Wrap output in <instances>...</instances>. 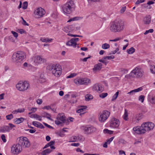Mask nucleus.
<instances>
[{
    "label": "nucleus",
    "mask_w": 155,
    "mask_h": 155,
    "mask_svg": "<svg viewBox=\"0 0 155 155\" xmlns=\"http://www.w3.org/2000/svg\"><path fill=\"white\" fill-rule=\"evenodd\" d=\"M32 124L34 126L41 129H43L44 128V127L43 125L39 122L34 121L32 122Z\"/></svg>",
    "instance_id": "6ab92c4d"
},
{
    "label": "nucleus",
    "mask_w": 155,
    "mask_h": 155,
    "mask_svg": "<svg viewBox=\"0 0 155 155\" xmlns=\"http://www.w3.org/2000/svg\"><path fill=\"white\" fill-rule=\"evenodd\" d=\"M6 117L8 120H10L13 118V116L12 114H10L6 116Z\"/></svg>",
    "instance_id": "79ce46f5"
},
{
    "label": "nucleus",
    "mask_w": 155,
    "mask_h": 155,
    "mask_svg": "<svg viewBox=\"0 0 155 155\" xmlns=\"http://www.w3.org/2000/svg\"><path fill=\"white\" fill-rule=\"evenodd\" d=\"M102 65L101 63H98L94 66L93 69V71H97L100 70L101 68Z\"/></svg>",
    "instance_id": "4be33fe9"
},
{
    "label": "nucleus",
    "mask_w": 155,
    "mask_h": 155,
    "mask_svg": "<svg viewBox=\"0 0 155 155\" xmlns=\"http://www.w3.org/2000/svg\"><path fill=\"white\" fill-rule=\"evenodd\" d=\"M143 89V88L142 87H140L137 89H135L134 90H132L130 91V92H128L127 94H129L130 95H133L136 92H138L141 91Z\"/></svg>",
    "instance_id": "412c9836"
},
{
    "label": "nucleus",
    "mask_w": 155,
    "mask_h": 155,
    "mask_svg": "<svg viewBox=\"0 0 155 155\" xmlns=\"http://www.w3.org/2000/svg\"><path fill=\"white\" fill-rule=\"evenodd\" d=\"M77 75V74L75 73L71 74L69 75L67 77V78H73Z\"/></svg>",
    "instance_id": "c03bdc74"
},
{
    "label": "nucleus",
    "mask_w": 155,
    "mask_h": 155,
    "mask_svg": "<svg viewBox=\"0 0 155 155\" xmlns=\"http://www.w3.org/2000/svg\"><path fill=\"white\" fill-rule=\"evenodd\" d=\"M135 51V49L133 47L127 50V53L129 54H132Z\"/></svg>",
    "instance_id": "72a5a7b5"
},
{
    "label": "nucleus",
    "mask_w": 155,
    "mask_h": 155,
    "mask_svg": "<svg viewBox=\"0 0 155 155\" xmlns=\"http://www.w3.org/2000/svg\"><path fill=\"white\" fill-rule=\"evenodd\" d=\"M87 108V107L86 106H81L79 107V109L82 112L80 114V115L82 114H84L86 112V109Z\"/></svg>",
    "instance_id": "b1692460"
},
{
    "label": "nucleus",
    "mask_w": 155,
    "mask_h": 155,
    "mask_svg": "<svg viewBox=\"0 0 155 155\" xmlns=\"http://www.w3.org/2000/svg\"><path fill=\"white\" fill-rule=\"evenodd\" d=\"M149 100L152 104H155V97H150L149 98Z\"/></svg>",
    "instance_id": "f704fd0d"
},
{
    "label": "nucleus",
    "mask_w": 155,
    "mask_h": 155,
    "mask_svg": "<svg viewBox=\"0 0 155 155\" xmlns=\"http://www.w3.org/2000/svg\"><path fill=\"white\" fill-rule=\"evenodd\" d=\"M29 110L32 111V112H35L37 110V108L35 107H32L31 109L29 108Z\"/></svg>",
    "instance_id": "680f3d73"
},
{
    "label": "nucleus",
    "mask_w": 155,
    "mask_h": 155,
    "mask_svg": "<svg viewBox=\"0 0 155 155\" xmlns=\"http://www.w3.org/2000/svg\"><path fill=\"white\" fill-rule=\"evenodd\" d=\"M24 120V118L23 117H20L19 118H16L14 120V122L17 124H20L23 122Z\"/></svg>",
    "instance_id": "bb28decb"
},
{
    "label": "nucleus",
    "mask_w": 155,
    "mask_h": 155,
    "mask_svg": "<svg viewBox=\"0 0 155 155\" xmlns=\"http://www.w3.org/2000/svg\"><path fill=\"white\" fill-rule=\"evenodd\" d=\"M25 110V109L24 108H22L21 109H18L17 110H15V111H13V113L14 114H15V112H16L17 113H18V112L22 113V112H24Z\"/></svg>",
    "instance_id": "4c0bfd02"
},
{
    "label": "nucleus",
    "mask_w": 155,
    "mask_h": 155,
    "mask_svg": "<svg viewBox=\"0 0 155 155\" xmlns=\"http://www.w3.org/2000/svg\"><path fill=\"white\" fill-rule=\"evenodd\" d=\"M43 123L44 124V125L45 126H46L47 127H48V128H49L50 129H53V127H52L51 126L48 124H47L45 123H44V122H43Z\"/></svg>",
    "instance_id": "bf43d9fd"
},
{
    "label": "nucleus",
    "mask_w": 155,
    "mask_h": 155,
    "mask_svg": "<svg viewBox=\"0 0 155 155\" xmlns=\"http://www.w3.org/2000/svg\"><path fill=\"white\" fill-rule=\"evenodd\" d=\"M78 141V136H72L70 138L69 142H75Z\"/></svg>",
    "instance_id": "c756f323"
},
{
    "label": "nucleus",
    "mask_w": 155,
    "mask_h": 155,
    "mask_svg": "<svg viewBox=\"0 0 155 155\" xmlns=\"http://www.w3.org/2000/svg\"><path fill=\"white\" fill-rule=\"evenodd\" d=\"M114 138V137H111L109 139L107 140L106 142L108 143V144H109L113 140Z\"/></svg>",
    "instance_id": "8fccbe9b"
},
{
    "label": "nucleus",
    "mask_w": 155,
    "mask_h": 155,
    "mask_svg": "<svg viewBox=\"0 0 155 155\" xmlns=\"http://www.w3.org/2000/svg\"><path fill=\"white\" fill-rule=\"evenodd\" d=\"M11 33L13 34L15 37V38L18 37V34L17 32L12 31H11Z\"/></svg>",
    "instance_id": "3c124183"
},
{
    "label": "nucleus",
    "mask_w": 155,
    "mask_h": 155,
    "mask_svg": "<svg viewBox=\"0 0 155 155\" xmlns=\"http://www.w3.org/2000/svg\"><path fill=\"white\" fill-rule=\"evenodd\" d=\"M85 100L89 101L93 98V96L90 94H87L85 96Z\"/></svg>",
    "instance_id": "7c9ffc66"
},
{
    "label": "nucleus",
    "mask_w": 155,
    "mask_h": 155,
    "mask_svg": "<svg viewBox=\"0 0 155 155\" xmlns=\"http://www.w3.org/2000/svg\"><path fill=\"white\" fill-rule=\"evenodd\" d=\"M9 127V131L12 129L13 127H15V126L11 123H9L8 124V126Z\"/></svg>",
    "instance_id": "a18cd8bd"
},
{
    "label": "nucleus",
    "mask_w": 155,
    "mask_h": 155,
    "mask_svg": "<svg viewBox=\"0 0 155 155\" xmlns=\"http://www.w3.org/2000/svg\"><path fill=\"white\" fill-rule=\"evenodd\" d=\"M1 138L2 140L4 142H5L6 141V140L5 139V135L4 134H2L1 135Z\"/></svg>",
    "instance_id": "13d9d810"
},
{
    "label": "nucleus",
    "mask_w": 155,
    "mask_h": 155,
    "mask_svg": "<svg viewBox=\"0 0 155 155\" xmlns=\"http://www.w3.org/2000/svg\"><path fill=\"white\" fill-rule=\"evenodd\" d=\"M79 39L78 38H72L71 41H73L74 43H76V42L78 41Z\"/></svg>",
    "instance_id": "4d7b16f0"
},
{
    "label": "nucleus",
    "mask_w": 155,
    "mask_h": 155,
    "mask_svg": "<svg viewBox=\"0 0 155 155\" xmlns=\"http://www.w3.org/2000/svg\"><path fill=\"white\" fill-rule=\"evenodd\" d=\"M55 123L56 124H57L58 125L63 123L62 122H61L60 121L58 120H57H57H55Z\"/></svg>",
    "instance_id": "5fc2aeb1"
},
{
    "label": "nucleus",
    "mask_w": 155,
    "mask_h": 155,
    "mask_svg": "<svg viewBox=\"0 0 155 155\" xmlns=\"http://www.w3.org/2000/svg\"><path fill=\"white\" fill-rule=\"evenodd\" d=\"M101 47L103 49H106L109 48L110 46L109 44L106 43L103 44Z\"/></svg>",
    "instance_id": "c9c22d12"
},
{
    "label": "nucleus",
    "mask_w": 155,
    "mask_h": 155,
    "mask_svg": "<svg viewBox=\"0 0 155 155\" xmlns=\"http://www.w3.org/2000/svg\"><path fill=\"white\" fill-rule=\"evenodd\" d=\"M40 40L43 42H49L51 41L52 40V39H49L48 38H42L40 39Z\"/></svg>",
    "instance_id": "2f4dec72"
},
{
    "label": "nucleus",
    "mask_w": 155,
    "mask_h": 155,
    "mask_svg": "<svg viewBox=\"0 0 155 155\" xmlns=\"http://www.w3.org/2000/svg\"><path fill=\"white\" fill-rule=\"evenodd\" d=\"M35 118L40 121H41L42 120L41 117L37 114H36V117H35Z\"/></svg>",
    "instance_id": "6e6d98bb"
},
{
    "label": "nucleus",
    "mask_w": 155,
    "mask_h": 155,
    "mask_svg": "<svg viewBox=\"0 0 155 155\" xmlns=\"http://www.w3.org/2000/svg\"><path fill=\"white\" fill-rule=\"evenodd\" d=\"M150 70L151 72L153 74H155V66L153 65L150 66Z\"/></svg>",
    "instance_id": "e433bc0d"
},
{
    "label": "nucleus",
    "mask_w": 155,
    "mask_h": 155,
    "mask_svg": "<svg viewBox=\"0 0 155 155\" xmlns=\"http://www.w3.org/2000/svg\"><path fill=\"white\" fill-rule=\"evenodd\" d=\"M74 81L77 85L82 84V79L76 78L74 80Z\"/></svg>",
    "instance_id": "c85d7f7f"
},
{
    "label": "nucleus",
    "mask_w": 155,
    "mask_h": 155,
    "mask_svg": "<svg viewBox=\"0 0 155 155\" xmlns=\"http://www.w3.org/2000/svg\"><path fill=\"white\" fill-rule=\"evenodd\" d=\"M110 112L107 110L103 111L99 118V120L101 122H104L109 117Z\"/></svg>",
    "instance_id": "9d476101"
},
{
    "label": "nucleus",
    "mask_w": 155,
    "mask_h": 155,
    "mask_svg": "<svg viewBox=\"0 0 155 155\" xmlns=\"http://www.w3.org/2000/svg\"><path fill=\"white\" fill-rule=\"evenodd\" d=\"M55 143V141H51L50 142L47 143V144H48V146L49 147H51V146H53L54 145V144Z\"/></svg>",
    "instance_id": "09e8293b"
},
{
    "label": "nucleus",
    "mask_w": 155,
    "mask_h": 155,
    "mask_svg": "<svg viewBox=\"0 0 155 155\" xmlns=\"http://www.w3.org/2000/svg\"><path fill=\"white\" fill-rule=\"evenodd\" d=\"M133 74L134 77L141 79L143 77L144 72L141 69L136 67L131 71L130 73V75H132Z\"/></svg>",
    "instance_id": "0eeeda50"
},
{
    "label": "nucleus",
    "mask_w": 155,
    "mask_h": 155,
    "mask_svg": "<svg viewBox=\"0 0 155 155\" xmlns=\"http://www.w3.org/2000/svg\"><path fill=\"white\" fill-rule=\"evenodd\" d=\"M126 9V7L124 6L120 10V12L121 13H124Z\"/></svg>",
    "instance_id": "338daca9"
},
{
    "label": "nucleus",
    "mask_w": 155,
    "mask_h": 155,
    "mask_svg": "<svg viewBox=\"0 0 155 155\" xmlns=\"http://www.w3.org/2000/svg\"><path fill=\"white\" fill-rule=\"evenodd\" d=\"M45 13V10L41 8H39L35 11V17L37 18H39L42 17Z\"/></svg>",
    "instance_id": "f8f14e48"
},
{
    "label": "nucleus",
    "mask_w": 155,
    "mask_h": 155,
    "mask_svg": "<svg viewBox=\"0 0 155 155\" xmlns=\"http://www.w3.org/2000/svg\"><path fill=\"white\" fill-rule=\"evenodd\" d=\"M66 45L68 46H72L74 48H75L76 47L77 44L76 43H74L73 41H71V39L66 43Z\"/></svg>",
    "instance_id": "5701e85b"
},
{
    "label": "nucleus",
    "mask_w": 155,
    "mask_h": 155,
    "mask_svg": "<svg viewBox=\"0 0 155 155\" xmlns=\"http://www.w3.org/2000/svg\"><path fill=\"white\" fill-rule=\"evenodd\" d=\"M63 30L66 32L69 33L75 30V28L74 26L71 25L64 27Z\"/></svg>",
    "instance_id": "2eb2a0df"
},
{
    "label": "nucleus",
    "mask_w": 155,
    "mask_h": 155,
    "mask_svg": "<svg viewBox=\"0 0 155 155\" xmlns=\"http://www.w3.org/2000/svg\"><path fill=\"white\" fill-rule=\"evenodd\" d=\"M121 39V38H117L115 39H113V40H110V41H119Z\"/></svg>",
    "instance_id": "e2e57ef3"
},
{
    "label": "nucleus",
    "mask_w": 155,
    "mask_h": 155,
    "mask_svg": "<svg viewBox=\"0 0 155 155\" xmlns=\"http://www.w3.org/2000/svg\"><path fill=\"white\" fill-rule=\"evenodd\" d=\"M99 61L103 63L105 65H106L107 63V62H106L105 60L103 59H102L99 60Z\"/></svg>",
    "instance_id": "603ef678"
},
{
    "label": "nucleus",
    "mask_w": 155,
    "mask_h": 155,
    "mask_svg": "<svg viewBox=\"0 0 155 155\" xmlns=\"http://www.w3.org/2000/svg\"><path fill=\"white\" fill-rule=\"evenodd\" d=\"M119 94V92H117L115 94L112 96L111 101H113L114 100H116L118 97Z\"/></svg>",
    "instance_id": "58836bf2"
},
{
    "label": "nucleus",
    "mask_w": 155,
    "mask_h": 155,
    "mask_svg": "<svg viewBox=\"0 0 155 155\" xmlns=\"http://www.w3.org/2000/svg\"><path fill=\"white\" fill-rule=\"evenodd\" d=\"M82 84H87L89 83H91V81L90 79L87 78H82Z\"/></svg>",
    "instance_id": "a878e982"
},
{
    "label": "nucleus",
    "mask_w": 155,
    "mask_h": 155,
    "mask_svg": "<svg viewBox=\"0 0 155 155\" xmlns=\"http://www.w3.org/2000/svg\"><path fill=\"white\" fill-rule=\"evenodd\" d=\"M43 109H46L47 110L51 109V108L49 106H45L43 108Z\"/></svg>",
    "instance_id": "774afa93"
},
{
    "label": "nucleus",
    "mask_w": 155,
    "mask_h": 155,
    "mask_svg": "<svg viewBox=\"0 0 155 155\" xmlns=\"http://www.w3.org/2000/svg\"><path fill=\"white\" fill-rule=\"evenodd\" d=\"M52 151V150L50 149H47L43 150L41 153L42 155H47Z\"/></svg>",
    "instance_id": "393cba45"
},
{
    "label": "nucleus",
    "mask_w": 155,
    "mask_h": 155,
    "mask_svg": "<svg viewBox=\"0 0 155 155\" xmlns=\"http://www.w3.org/2000/svg\"><path fill=\"white\" fill-rule=\"evenodd\" d=\"M93 91H97L99 93H101L104 91V88L98 84H94L92 87Z\"/></svg>",
    "instance_id": "4468645a"
},
{
    "label": "nucleus",
    "mask_w": 155,
    "mask_h": 155,
    "mask_svg": "<svg viewBox=\"0 0 155 155\" xmlns=\"http://www.w3.org/2000/svg\"><path fill=\"white\" fill-rule=\"evenodd\" d=\"M154 3V2L152 1H149L147 4V5H145L144 6V7L147 8L148 7V5H150L153 4Z\"/></svg>",
    "instance_id": "864d4df0"
},
{
    "label": "nucleus",
    "mask_w": 155,
    "mask_h": 155,
    "mask_svg": "<svg viewBox=\"0 0 155 155\" xmlns=\"http://www.w3.org/2000/svg\"><path fill=\"white\" fill-rule=\"evenodd\" d=\"M34 61L36 65H38L40 64L45 62L46 59L42 57V56L37 55L34 57Z\"/></svg>",
    "instance_id": "9b49d317"
},
{
    "label": "nucleus",
    "mask_w": 155,
    "mask_h": 155,
    "mask_svg": "<svg viewBox=\"0 0 155 155\" xmlns=\"http://www.w3.org/2000/svg\"><path fill=\"white\" fill-rule=\"evenodd\" d=\"M37 103L39 104H41L42 103V101L41 99H38L37 100Z\"/></svg>",
    "instance_id": "0e129e2a"
},
{
    "label": "nucleus",
    "mask_w": 155,
    "mask_h": 155,
    "mask_svg": "<svg viewBox=\"0 0 155 155\" xmlns=\"http://www.w3.org/2000/svg\"><path fill=\"white\" fill-rule=\"evenodd\" d=\"M145 96L144 95H141L139 97V100L141 101V102L143 103L144 99Z\"/></svg>",
    "instance_id": "37998d69"
},
{
    "label": "nucleus",
    "mask_w": 155,
    "mask_h": 155,
    "mask_svg": "<svg viewBox=\"0 0 155 155\" xmlns=\"http://www.w3.org/2000/svg\"><path fill=\"white\" fill-rule=\"evenodd\" d=\"M29 87V84L27 82H19L16 85V87L18 90L20 91H23L27 90Z\"/></svg>",
    "instance_id": "1a4fd4ad"
},
{
    "label": "nucleus",
    "mask_w": 155,
    "mask_h": 155,
    "mask_svg": "<svg viewBox=\"0 0 155 155\" xmlns=\"http://www.w3.org/2000/svg\"><path fill=\"white\" fill-rule=\"evenodd\" d=\"M107 95L108 94L107 93H102L99 95V97L102 98H103L106 97Z\"/></svg>",
    "instance_id": "ea45409f"
},
{
    "label": "nucleus",
    "mask_w": 155,
    "mask_h": 155,
    "mask_svg": "<svg viewBox=\"0 0 155 155\" xmlns=\"http://www.w3.org/2000/svg\"><path fill=\"white\" fill-rule=\"evenodd\" d=\"M151 17L150 15H147L143 19L144 24H149L151 22Z\"/></svg>",
    "instance_id": "f3484780"
},
{
    "label": "nucleus",
    "mask_w": 155,
    "mask_h": 155,
    "mask_svg": "<svg viewBox=\"0 0 155 155\" xmlns=\"http://www.w3.org/2000/svg\"><path fill=\"white\" fill-rule=\"evenodd\" d=\"M25 58L26 54L25 52L18 51L13 54L12 61L16 64L19 65Z\"/></svg>",
    "instance_id": "20e7f679"
},
{
    "label": "nucleus",
    "mask_w": 155,
    "mask_h": 155,
    "mask_svg": "<svg viewBox=\"0 0 155 155\" xmlns=\"http://www.w3.org/2000/svg\"><path fill=\"white\" fill-rule=\"evenodd\" d=\"M47 69L51 71L52 74L57 77H59L61 74V66L59 64L49 65Z\"/></svg>",
    "instance_id": "423d86ee"
},
{
    "label": "nucleus",
    "mask_w": 155,
    "mask_h": 155,
    "mask_svg": "<svg viewBox=\"0 0 155 155\" xmlns=\"http://www.w3.org/2000/svg\"><path fill=\"white\" fill-rule=\"evenodd\" d=\"M91 57V56H89L88 57H87V58H85L83 59H81V60L84 62H86L87 61V60L88 59L90 58Z\"/></svg>",
    "instance_id": "052dcab7"
},
{
    "label": "nucleus",
    "mask_w": 155,
    "mask_h": 155,
    "mask_svg": "<svg viewBox=\"0 0 155 155\" xmlns=\"http://www.w3.org/2000/svg\"><path fill=\"white\" fill-rule=\"evenodd\" d=\"M124 21L121 19H118L115 20L111 22L110 29L112 32H120L124 30Z\"/></svg>",
    "instance_id": "7ed1b4c3"
},
{
    "label": "nucleus",
    "mask_w": 155,
    "mask_h": 155,
    "mask_svg": "<svg viewBox=\"0 0 155 155\" xmlns=\"http://www.w3.org/2000/svg\"><path fill=\"white\" fill-rule=\"evenodd\" d=\"M141 118V114H136L135 117L133 118L132 121L133 122H134V123L138 122Z\"/></svg>",
    "instance_id": "aec40b11"
},
{
    "label": "nucleus",
    "mask_w": 155,
    "mask_h": 155,
    "mask_svg": "<svg viewBox=\"0 0 155 155\" xmlns=\"http://www.w3.org/2000/svg\"><path fill=\"white\" fill-rule=\"evenodd\" d=\"M120 122L118 119L112 118L110 121V127L113 128H117L119 126Z\"/></svg>",
    "instance_id": "ddd939ff"
},
{
    "label": "nucleus",
    "mask_w": 155,
    "mask_h": 155,
    "mask_svg": "<svg viewBox=\"0 0 155 155\" xmlns=\"http://www.w3.org/2000/svg\"><path fill=\"white\" fill-rule=\"evenodd\" d=\"M28 2H25L23 3L22 5V8L24 9H26L28 7Z\"/></svg>",
    "instance_id": "a19ab883"
},
{
    "label": "nucleus",
    "mask_w": 155,
    "mask_h": 155,
    "mask_svg": "<svg viewBox=\"0 0 155 155\" xmlns=\"http://www.w3.org/2000/svg\"><path fill=\"white\" fill-rule=\"evenodd\" d=\"M81 128L84 133L87 134H91L96 132L97 130V128L93 126H83L81 127Z\"/></svg>",
    "instance_id": "6e6552de"
},
{
    "label": "nucleus",
    "mask_w": 155,
    "mask_h": 155,
    "mask_svg": "<svg viewBox=\"0 0 155 155\" xmlns=\"http://www.w3.org/2000/svg\"><path fill=\"white\" fill-rule=\"evenodd\" d=\"M154 127V125L153 123L145 122L143 123L140 127L138 126L134 127L133 130L137 134H143L147 131L153 130Z\"/></svg>",
    "instance_id": "f03ea898"
},
{
    "label": "nucleus",
    "mask_w": 155,
    "mask_h": 155,
    "mask_svg": "<svg viewBox=\"0 0 155 155\" xmlns=\"http://www.w3.org/2000/svg\"><path fill=\"white\" fill-rule=\"evenodd\" d=\"M75 5L72 0L67 2L62 7L63 12L65 14H70L74 10Z\"/></svg>",
    "instance_id": "39448f33"
},
{
    "label": "nucleus",
    "mask_w": 155,
    "mask_h": 155,
    "mask_svg": "<svg viewBox=\"0 0 155 155\" xmlns=\"http://www.w3.org/2000/svg\"><path fill=\"white\" fill-rule=\"evenodd\" d=\"M80 145V143H74L71 144V145L72 146L78 147Z\"/></svg>",
    "instance_id": "69168bd1"
},
{
    "label": "nucleus",
    "mask_w": 155,
    "mask_h": 155,
    "mask_svg": "<svg viewBox=\"0 0 155 155\" xmlns=\"http://www.w3.org/2000/svg\"><path fill=\"white\" fill-rule=\"evenodd\" d=\"M57 120H60L63 122V123L65 122L66 121L65 117L63 115V114H60L59 113L58 114V116L56 118Z\"/></svg>",
    "instance_id": "dca6fc26"
},
{
    "label": "nucleus",
    "mask_w": 155,
    "mask_h": 155,
    "mask_svg": "<svg viewBox=\"0 0 155 155\" xmlns=\"http://www.w3.org/2000/svg\"><path fill=\"white\" fill-rule=\"evenodd\" d=\"M17 31L21 34L25 33L26 32L24 30L21 29H18Z\"/></svg>",
    "instance_id": "de8ad7c7"
},
{
    "label": "nucleus",
    "mask_w": 155,
    "mask_h": 155,
    "mask_svg": "<svg viewBox=\"0 0 155 155\" xmlns=\"http://www.w3.org/2000/svg\"><path fill=\"white\" fill-rule=\"evenodd\" d=\"M42 114L43 115L42 117H46L51 120H53L51 118V115L49 114L46 112H44Z\"/></svg>",
    "instance_id": "cd10ccee"
},
{
    "label": "nucleus",
    "mask_w": 155,
    "mask_h": 155,
    "mask_svg": "<svg viewBox=\"0 0 155 155\" xmlns=\"http://www.w3.org/2000/svg\"><path fill=\"white\" fill-rule=\"evenodd\" d=\"M0 132L2 133L9 132V127L8 126H4L0 127Z\"/></svg>",
    "instance_id": "a211bd4d"
},
{
    "label": "nucleus",
    "mask_w": 155,
    "mask_h": 155,
    "mask_svg": "<svg viewBox=\"0 0 155 155\" xmlns=\"http://www.w3.org/2000/svg\"><path fill=\"white\" fill-rule=\"evenodd\" d=\"M18 142L14 144L12 147L11 152L14 154H18L22 150V146L24 148L28 147L30 144L26 137H21L18 138Z\"/></svg>",
    "instance_id": "f257e3e1"
},
{
    "label": "nucleus",
    "mask_w": 155,
    "mask_h": 155,
    "mask_svg": "<svg viewBox=\"0 0 155 155\" xmlns=\"http://www.w3.org/2000/svg\"><path fill=\"white\" fill-rule=\"evenodd\" d=\"M84 138L82 136H78V140L80 141H84Z\"/></svg>",
    "instance_id": "49530a36"
},
{
    "label": "nucleus",
    "mask_w": 155,
    "mask_h": 155,
    "mask_svg": "<svg viewBox=\"0 0 155 155\" xmlns=\"http://www.w3.org/2000/svg\"><path fill=\"white\" fill-rule=\"evenodd\" d=\"M123 118L124 119L127 121L128 120V111L126 109H125V112L124 113V114L123 116Z\"/></svg>",
    "instance_id": "473e14b6"
}]
</instances>
